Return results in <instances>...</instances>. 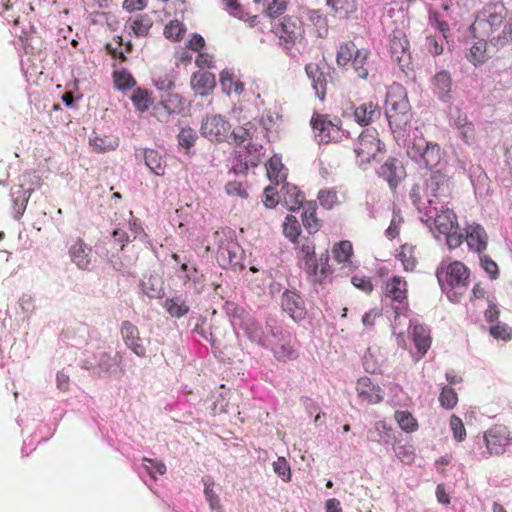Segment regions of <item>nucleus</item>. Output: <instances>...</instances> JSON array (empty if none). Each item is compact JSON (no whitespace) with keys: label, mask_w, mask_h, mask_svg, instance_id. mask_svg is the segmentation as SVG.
<instances>
[{"label":"nucleus","mask_w":512,"mask_h":512,"mask_svg":"<svg viewBox=\"0 0 512 512\" xmlns=\"http://www.w3.org/2000/svg\"><path fill=\"white\" fill-rule=\"evenodd\" d=\"M386 104V117L390 128L394 132L405 131L412 119L411 107L406 94L390 92L387 95Z\"/></svg>","instance_id":"nucleus-1"},{"label":"nucleus","mask_w":512,"mask_h":512,"mask_svg":"<svg viewBox=\"0 0 512 512\" xmlns=\"http://www.w3.org/2000/svg\"><path fill=\"white\" fill-rule=\"evenodd\" d=\"M314 135L319 143L339 141L344 136L342 121L338 117L314 113L310 120Z\"/></svg>","instance_id":"nucleus-2"},{"label":"nucleus","mask_w":512,"mask_h":512,"mask_svg":"<svg viewBox=\"0 0 512 512\" xmlns=\"http://www.w3.org/2000/svg\"><path fill=\"white\" fill-rule=\"evenodd\" d=\"M384 144L379 139L375 129H365L358 137L354 148L356 161L359 165H365L375 160L384 151Z\"/></svg>","instance_id":"nucleus-3"},{"label":"nucleus","mask_w":512,"mask_h":512,"mask_svg":"<svg viewBox=\"0 0 512 512\" xmlns=\"http://www.w3.org/2000/svg\"><path fill=\"white\" fill-rule=\"evenodd\" d=\"M437 278L443 288H450L462 294L469 282V270L462 262L454 261L438 269Z\"/></svg>","instance_id":"nucleus-4"},{"label":"nucleus","mask_w":512,"mask_h":512,"mask_svg":"<svg viewBox=\"0 0 512 512\" xmlns=\"http://www.w3.org/2000/svg\"><path fill=\"white\" fill-rule=\"evenodd\" d=\"M271 31L279 39V44L289 50L302 37V22L295 16H285L272 23Z\"/></svg>","instance_id":"nucleus-5"},{"label":"nucleus","mask_w":512,"mask_h":512,"mask_svg":"<svg viewBox=\"0 0 512 512\" xmlns=\"http://www.w3.org/2000/svg\"><path fill=\"white\" fill-rule=\"evenodd\" d=\"M391 58L404 70L411 64L410 44L404 30L396 28L388 36Z\"/></svg>","instance_id":"nucleus-6"},{"label":"nucleus","mask_w":512,"mask_h":512,"mask_svg":"<svg viewBox=\"0 0 512 512\" xmlns=\"http://www.w3.org/2000/svg\"><path fill=\"white\" fill-rule=\"evenodd\" d=\"M487 452L491 456L504 454L512 444V436L508 427L500 424L493 425L483 435Z\"/></svg>","instance_id":"nucleus-7"},{"label":"nucleus","mask_w":512,"mask_h":512,"mask_svg":"<svg viewBox=\"0 0 512 512\" xmlns=\"http://www.w3.org/2000/svg\"><path fill=\"white\" fill-rule=\"evenodd\" d=\"M201 134L212 142H224L231 132L230 122L222 115H208L202 121Z\"/></svg>","instance_id":"nucleus-8"},{"label":"nucleus","mask_w":512,"mask_h":512,"mask_svg":"<svg viewBox=\"0 0 512 512\" xmlns=\"http://www.w3.org/2000/svg\"><path fill=\"white\" fill-rule=\"evenodd\" d=\"M427 187L439 203L443 205L449 204L452 188L447 175L439 170L433 171L427 181Z\"/></svg>","instance_id":"nucleus-9"},{"label":"nucleus","mask_w":512,"mask_h":512,"mask_svg":"<svg viewBox=\"0 0 512 512\" xmlns=\"http://www.w3.org/2000/svg\"><path fill=\"white\" fill-rule=\"evenodd\" d=\"M120 335L125 346L140 358L146 356V347L140 336V331L131 321L125 320L120 326Z\"/></svg>","instance_id":"nucleus-10"},{"label":"nucleus","mask_w":512,"mask_h":512,"mask_svg":"<svg viewBox=\"0 0 512 512\" xmlns=\"http://www.w3.org/2000/svg\"><path fill=\"white\" fill-rule=\"evenodd\" d=\"M303 269L311 282L323 284L332 274L328 251L321 254L319 259L315 258L313 261L306 262Z\"/></svg>","instance_id":"nucleus-11"},{"label":"nucleus","mask_w":512,"mask_h":512,"mask_svg":"<svg viewBox=\"0 0 512 512\" xmlns=\"http://www.w3.org/2000/svg\"><path fill=\"white\" fill-rule=\"evenodd\" d=\"M281 337L275 343H272L267 337L259 338V341L264 345H271L272 352L279 361H291L298 357V351L295 344L292 343L289 334L280 332Z\"/></svg>","instance_id":"nucleus-12"},{"label":"nucleus","mask_w":512,"mask_h":512,"mask_svg":"<svg viewBox=\"0 0 512 512\" xmlns=\"http://www.w3.org/2000/svg\"><path fill=\"white\" fill-rule=\"evenodd\" d=\"M356 392L360 401L367 405L380 403L384 398L382 388L367 376L360 377L357 380Z\"/></svg>","instance_id":"nucleus-13"},{"label":"nucleus","mask_w":512,"mask_h":512,"mask_svg":"<svg viewBox=\"0 0 512 512\" xmlns=\"http://www.w3.org/2000/svg\"><path fill=\"white\" fill-rule=\"evenodd\" d=\"M281 307L294 321H300L306 315L305 303L295 291L286 290L282 294Z\"/></svg>","instance_id":"nucleus-14"},{"label":"nucleus","mask_w":512,"mask_h":512,"mask_svg":"<svg viewBox=\"0 0 512 512\" xmlns=\"http://www.w3.org/2000/svg\"><path fill=\"white\" fill-rule=\"evenodd\" d=\"M465 241L470 250L481 255L487 249L488 235L480 224L472 223L465 228Z\"/></svg>","instance_id":"nucleus-15"},{"label":"nucleus","mask_w":512,"mask_h":512,"mask_svg":"<svg viewBox=\"0 0 512 512\" xmlns=\"http://www.w3.org/2000/svg\"><path fill=\"white\" fill-rule=\"evenodd\" d=\"M383 295L392 302L403 304L408 297L407 281L401 276L391 277L384 284Z\"/></svg>","instance_id":"nucleus-16"},{"label":"nucleus","mask_w":512,"mask_h":512,"mask_svg":"<svg viewBox=\"0 0 512 512\" xmlns=\"http://www.w3.org/2000/svg\"><path fill=\"white\" fill-rule=\"evenodd\" d=\"M353 115L359 125L367 126L380 118L381 109L377 103L365 101L354 107Z\"/></svg>","instance_id":"nucleus-17"},{"label":"nucleus","mask_w":512,"mask_h":512,"mask_svg":"<svg viewBox=\"0 0 512 512\" xmlns=\"http://www.w3.org/2000/svg\"><path fill=\"white\" fill-rule=\"evenodd\" d=\"M435 210L434 226L435 230L440 234L449 233L458 228L457 215L452 209L445 208L444 205L440 208L433 207Z\"/></svg>","instance_id":"nucleus-18"},{"label":"nucleus","mask_w":512,"mask_h":512,"mask_svg":"<svg viewBox=\"0 0 512 512\" xmlns=\"http://www.w3.org/2000/svg\"><path fill=\"white\" fill-rule=\"evenodd\" d=\"M91 251L82 238H77L69 248V256L79 269L86 270L91 264Z\"/></svg>","instance_id":"nucleus-19"},{"label":"nucleus","mask_w":512,"mask_h":512,"mask_svg":"<svg viewBox=\"0 0 512 512\" xmlns=\"http://www.w3.org/2000/svg\"><path fill=\"white\" fill-rule=\"evenodd\" d=\"M380 174L386 179L390 188L395 189L404 177L405 171L401 162L396 158H389L381 166Z\"/></svg>","instance_id":"nucleus-20"},{"label":"nucleus","mask_w":512,"mask_h":512,"mask_svg":"<svg viewBox=\"0 0 512 512\" xmlns=\"http://www.w3.org/2000/svg\"><path fill=\"white\" fill-rule=\"evenodd\" d=\"M216 86L215 75L207 71L195 72L191 77V87L200 96L209 95Z\"/></svg>","instance_id":"nucleus-21"},{"label":"nucleus","mask_w":512,"mask_h":512,"mask_svg":"<svg viewBox=\"0 0 512 512\" xmlns=\"http://www.w3.org/2000/svg\"><path fill=\"white\" fill-rule=\"evenodd\" d=\"M507 14V9L502 2L489 3L483 10V16L487 24L490 26L491 31L498 29Z\"/></svg>","instance_id":"nucleus-22"},{"label":"nucleus","mask_w":512,"mask_h":512,"mask_svg":"<svg viewBox=\"0 0 512 512\" xmlns=\"http://www.w3.org/2000/svg\"><path fill=\"white\" fill-rule=\"evenodd\" d=\"M307 76L312 80L317 97L324 100L327 88V76L316 63H309L305 67Z\"/></svg>","instance_id":"nucleus-23"},{"label":"nucleus","mask_w":512,"mask_h":512,"mask_svg":"<svg viewBox=\"0 0 512 512\" xmlns=\"http://www.w3.org/2000/svg\"><path fill=\"white\" fill-rule=\"evenodd\" d=\"M281 193L283 202L290 211L298 210L300 207L303 208L305 196L303 192L295 185L285 183L281 187Z\"/></svg>","instance_id":"nucleus-24"},{"label":"nucleus","mask_w":512,"mask_h":512,"mask_svg":"<svg viewBox=\"0 0 512 512\" xmlns=\"http://www.w3.org/2000/svg\"><path fill=\"white\" fill-rule=\"evenodd\" d=\"M301 219L308 233L314 234L320 230L322 221L317 216V204L315 201H308L303 205Z\"/></svg>","instance_id":"nucleus-25"},{"label":"nucleus","mask_w":512,"mask_h":512,"mask_svg":"<svg viewBox=\"0 0 512 512\" xmlns=\"http://www.w3.org/2000/svg\"><path fill=\"white\" fill-rule=\"evenodd\" d=\"M411 335L417 351L424 356L432 342L429 329L422 324H415L412 326Z\"/></svg>","instance_id":"nucleus-26"},{"label":"nucleus","mask_w":512,"mask_h":512,"mask_svg":"<svg viewBox=\"0 0 512 512\" xmlns=\"http://www.w3.org/2000/svg\"><path fill=\"white\" fill-rule=\"evenodd\" d=\"M217 258L223 267L238 265V245L232 241H227L225 245L218 248Z\"/></svg>","instance_id":"nucleus-27"},{"label":"nucleus","mask_w":512,"mask_h":512,"mask_svg":"<svg viewBox=\"0 0 512 512\" xmlns=\"http://www.w3.org/2000/svg\"><path fill=\"white\" fill-rule=\"evenodd\" d=\"M267 176L271 183L279 185L287 178V169L278 157H272L266 163Z\"/></svg>","instance_id":"nucleus-28"},{"label":"nucleus","mask_w":512,"mask_h":512,"mask_svg":"<svg viewBox=\"0 0 512 512\" xmlns=\"http://www.w3.org/2000/svg\"><path fill=\"white\" fill-rule=\"evenodd\" d=\"M220 84L223 92L228 95L231 93L240 95L244 91V83L237 79L236 76L229 70H223L221 72Z\"/></svg>","instance_id":"nucleus-29"},{"label":"nucleus","mask_w":512,"mask_h":512,"mask_svg":"<svg viewBox=\"0 0 512 512\" xmlns=\"http://www.w3.org/2000/svg\"><path fill=\"white\" fill-rule=\"evenodd\" d=\"M151 27L152 21L147 15L131 17L126 23V28L137 37L147 36Z\"/></svg>","instance_id":"nucleus-30"},{"label":"nucleus","mask_w":512,"mask_h":512,"mask_svg":"<svg viewBox=\"0 0 512 512\" xmlns=\"http://www.w3.org/2000/svg\"><path fill=\"white\" fill-rule=\"evenodd\" d=\"M397 258L401 261L407 272H412L417 266L416 247L411 244H404L400 247Z\"/></svg>","instance_id":"nucleus-31"},{"label":"nucleus","mask_w":512,"mask_h":512,"mask_svg":"<svg viewBox=\"0 0 512 512\" xmlns=\"http://www.w3.org/2000/svg\"><path fill=\"white\" fill-rule=\"evenodd\" d=\"M334 259L340 264H350L353 256V246L348 240L335 243L332 248Z\"/></svg>","instance_id":"nucleus-32"},{"label":"nucleus","mask_w":512,"mask_h":512,"mask_svg":"<svg viewBox=\"0 0 512 512\" xmlns=\"http://www.w3.org/2000/svg\"><path fill=\"white\" fill-rule=\"evenodd\" d=\"M359 50L360 49L356 47L353 41H346L341 43L336 55L337 65L340 67L347 66Z\"/></svg>","instance_id":"nucleus-33"},{"label":"nucleus","mask_w":512,"mask_h":512,"mask_svg":"<svg viewBox=\"0 0 512 512\" xmlns=\"http://www.w3.org/2000/svg\"><path fill=\"white\" fill-rule=\"evenodd\" d=\"M130 98L135 109L139 112L147 111L154 102L152 93L143 88L134 90Z\"/></svg>","instance_id":"nucleus-34"},{"label":"nucleus","mask_w":512,"mask_h":512,"mask_svg":"<svg viewBox=\"0 0 512 512\" xmlns=\"http://www.w3.org/2000/svg\"><path fill=\"white\" fill-rule=\"evenodd\" d=\"M144 159L146 166L157 176L165 174V162L162 156L153 149H147L144 153Z\"/></svg>","instance_id":"nucleus-35"},{"label":"nucleus","mask_w":512,"mask_h":512,"mask_svg":"<svg viewBox=\"0 0 512 512\" xmlns=\"http://www.w3.org/2000/svg\"><path fill=\"white\" fill-rule=\"evenodd\" d=\"M369 56L370 51L366 48H361L350 62L355 73L361 79H367L368 77L367 64Z\"/></svg>","instance_id":"nucleus-36"},{"label":"nucleus","mask_w":512,"mask_h":512,"mask_svg":"<svg viewBox=\"0 0 512 512\" xmlns=\"http://www.w3.org/2000/svg\"><path fill=\"white\" fill-rule=\"evenodd\" d=\"M247 157L244 159L245 166L255 167L257 166L264 156V148L261 143L256 142L253 138L248 141L246 146Z\"/></svg>","instance_id":"nucleus-37"},{"label":"nucleus","mask_w":512,"mask_h":512,"mask_svg":"<svg viewBox=\"0 0 512 512\" xmlns=\"http://www.w3.org/2000/svg\"><path fill=\"white\" fill-rule=\"evenodd\" d=\"M327 5L342 18H347L357 10V0H327Z\"/></svg>","instance_id":"nucleus-38"},{"label":"nucleus","mask_w":512,"mask_h":512,"mask_svg":"<svg viewBox=\"0 0 512 512\" xmlns=\"http://www.w3.org/2000/svg\"><path fill=\"white\" fill-rule=\"evenodd\" d=\"M90 145L92 146L93 151L97 153H105L115 150L119 145V140L117 137L96 136L90 139Z\"/></svg>","instance_id":"nucleus-39"},{"label":"nucleus","mask_w":512,"mask_h":512,"mask_svg":"<svg viewBox=\"0 0 512 512\" xmlns=\"http://www.w3.org/2000/svg\"><path fill=\"white\" fill-rule=\"evenodd\" d=\"M434 87L435 92L438 94L440 98H445L448 96L451 90V76L447 71H440L434 76Z\"/></svg>","instance_id":"nucleus-40"},{"label":"nucleus","mask_w":512,"mask_h":512,"mask_svg":"<svg viewBox=\"0 0 512 512\" xmlns=\"http://www.w3.org/2000/svg\"><path fill=\"white\" fill-rule=\"evenodd\" d=\"M395 420L399 427L407 433L415 432L419 428L416 418L409 411H396Z\"/></svg>","instance_id":"nucleus-41"},{"label":"nucleus","mask_w":512,"mask_h":512,"mask_svg":"<svg viewBox=\"0 0 512 512\" xmlns=\"http://www.w3.org/2000/svg\"><path fill=\"white\" fill-rule=\"evenodd\" d=\"M223 3L226 6V9L228 12L241 20H244L246 22H249L251 26H254L259 23L258 16H248L246 13H244L242 7L237 3V0H222Z\"/></svg>","instance_id":"nucleus-42"},{"label":"nucleus","mask_w":512,"mask_h":512,"mask_svg":"<svg viewBox=\"0 0 512 512\" xmlns=\"http://www.w3.org/2000/svg\"><path fill=\"white\" fill-rule=\"evenodd\" d=\"M487 44L485 41L480 40L470 48V51L467 55V59L469 62L474 64L475 66L479 64H483L487 60Z\"/></svg>","instance_id":"nucleus-43"},{"label":"nucleus","mask_w":512,"mask_h":512,"mask_svg":"<svg viewBox=\"0 0 512 512\" xmlns=\"http://www.w3.org/2000/svg\"><path fill=\"white\" fill-rule=\"evenodd\" d=\"M284 235L293 243H296L300 234L301 228L297 218L294 215H287L283 223Z\"/></svg>","instance_id":"nucleus-44"},{"label":"nucleus","mask_w":512,"mask_h":512,"mask_svg":"<svg viewBox=\"0 0 512 512\" xmlns=\"http://www.w3.org/2000/svg\"><path fill=\"white\" fill-rule=\"evenodd\" d=\"M315 243L312 239L304 238L298 247L297 255L299 260L304 264L313 261L316 258Z\"/></svg>","instance_id":"nucleus-45"},{"label":"nucleus","mask_w":512,"mask_h":512,"mask_svg":"<svg viewBox=\"0 0 512 512\" xmlns=\"http://www.w3.org/2000/svg\"><path fill=\"white\" fill-rule=\"evenodd\" d=\"M370 439L377 442H388L392 437V429L384 421H378L374 425V429L369 431Z\"/></svg>","instance_id":"nucleus-46"},{"label":"nucleus","mask_w":512,"mask_h":512,"mask_svg":"<svg viewBox=\"0 0 512 512\" xmlns=\"http://www.w3.org/2000/svg\"><path fill=\"white\" fill-rule=\"evenodd\" d=\"M164 307L166 311L176 318H180L186 315L189 311V307L180 298H171L165 301Z\"/></svg>","instance_id":"nucleus-47"},{"label":"nucleus","mask_w":512,"mask_h":512,"mask_svg":"<svg viewBox=\"0 0 512 512\" xmlns=\"http://www.w3.org/2000/svg\"><path fill=\"white\" fill-rule=\"evenodd\" d=\"M114 83L117 89L125 91L136 85L134 77L126 70L116 71L113 74Z\"/></svg>","instance_id":"nucleus-48"},{"label":"nucleus","mask_w":512,"mask_h":512,"mask_svg":"<svg viewBox=\"0 0 512 512\" xmlns=\"http://www.w3.org/2000/svg\"><path fill=\"white\" fill-rule=\"evenodd\" d=\"M440 151L441 149L438 144L429 143L419 159H422L426 166L433 167L440 162Z\"/></svg>","instance_id":"nucleus-49"},{"label":"nucleus","mask_w":512,"mask_h":512,"mask_svg":"<svg viewBox=\"0 0 512 512\" xmlns=\"http://www.w3.org/2000/svg\"><path fill=\"white\" fill-rule=\"evenodd\" d=\"M289 0H270L264 10L267 17L275 19L281 16L288 7Z\"/></svg>","instance_id":"nucleus-50"},{"label":"nucleus","mask_w":512,"mask_h":512,"mask_svg":"<svg viewBox=\"0 0 512 512\" xmlns=\"http://www.w3.org/2000/svg\"><path fill=\"white\" fill-rule=\"evenodd\" d=\"M252 130H255V127L253 124L248 122L241 127L235 128L230 132V134L233 136L234 142L237 145H241L252 139Z\"/></svg>","instance_id":"nucleus-51"},{"label":"nucleus","mask_w":512,"mask_h":512,"mask_svg":"<svg viewBox=\"0 0 512 512\" xmlns=\"http://www.w3.org/2000/svg\"><path fill=\"white\" fill-rule=\"evenodd\" d=\"M439 402L445 409H453L458 403V396L451 387H444L439 396Z\"/></svg>","instance_id":"nucleus-52"},{"label":"nucleus","mask_w":512,"mask_h":512,"mask_svg":"<svg viewBox=\"0 0 512 512\" xmlns=\"http://www.w3.org/2000/svg\"><path fill=\"white\" fill-rule=\"evenodd\" d=\"M317 199L320 205L328 210L332 209L338 203L337 192L331 189L320 190Z\"/></svg>","instance_id":"nucleus-53"},{"label":"nucleus","mask_w":512,"mask_h":512,"mask_svg":"<svg viewBox=\"0 0 512 512\" xmlns=\"http://www.w3.org/2000/svg\"><path fill=\"white\" fill-rule=\"evenodd\" d=\"M177 138L181 147L190 149L196 143L197 133L192 128H182L177 135Z\"/></svg>","instance_id":"nucleus-54"},{"label":"nucleus","mask_w":512,"mask_h":512,"mask_svg":"<svg viewBox=\"0 0 512 512\" xmlns=\"http://www.w3.org/2000/svg\"><path fill=\"white\" fill-rule=\"evenodd\" d=\"M143 462L145 463L144 466L147 473L153 478H156L157 475H163L166 473L167 468L162 461L144 457Z\"/></svg>","instance_id":"nucleus-55"},{"label":"nucleus","mask_w":512,"mask_h":512,"mask_svg":"<svg viewBox=\"0 0 512 512\" xmlns=\"http://www.w3.org/2000/svg\"><path fill=\"white\" fill-rule=\"evenodd\" d=\"M274 472L284 481L289 482L291 480V470L288 462L284 457H279L273 462Z\"/></svg>","instance_id":"nucleus-56"},{"label":"nucleus","mask_w":512,"mask_h":512,"mask_svg":"<svg viewBox=\"0 0 512 512\" xmlns=\"http://www.w3.org/2000/svg\"><path fill=\"white\" fill-rule=\"evenodd\" d=\"M184 33V27L182 23L177 20L170 21L164 28V35L166 38L173 41L179 40Z\"/></svg>","instance_id":"nucleus-57"},{"label":"nucleus","mask_w":512,"mask_h":512,"mask_svg":"<svg viewBox=\"0 0 512 512\" xmlns=\"http://www.w3.org/2000/svg\"><path fill=\"white\" fill-rule=\"evenodd\" d=\"M489 332L494 338L503 341H509L512 338V328L503 323L491 326Z\"/></svg>","instance_id":"nucleus-58"},{"label":"nucleus","mask_w":512,"mask_h":512,"mask_svg":"<svg viewBox=\"0 0 512 512\" xmlns=\"http://www.w3.org/2000/svg\"><path fill=\"white\" fill-rule=\"evenodd\" d=\"M428 144L429 142H427L424 137H415L408 148V154L413 159H419L422 153H424V150L427 149Z\"/></svg>","instance_id":"nucleus-59"},{"label":"nucleus","mask_w":512,"mask_h":512,"mask_svg":"<svg viewBox=\"0 0 512 512\" xmlns=\"http://www.w3.org/2000/svg\"><path fill=\"white\" fill-rule=\"evenodd\" d=\"M280 119L281 115L277 111L266 109L261 115L260 123L266 130H270Z\"/></svg>","instance_id":"nucleus-60"},{"label":"nucleus","mask_w":512,"mask_h":512,"mask_svg":"<svg viewBox=\"0 0 512 512\" xmlns=\"http://www.w3.org/2000/svg\"><path fill=\"white\" fill-rule=\"evenodd\" d=\"M450 428L453 432L454 438L458 442H462L466 437V429L463 421L456 415H452L450 418Z\"/></svg>","instance_id":"nucleus-61"},{"label":"nucleus","mask_w":512,"mask_h":512,"mask_svg":"<svg viewBox=\"0 0 512 512\" xmlns=\"http://www.w3.org/2000/svg\"><path fill=\"white\" fill-rule=\"evenodd\" d=\"M479 257L481 267L492 279H496L499 274L497 263L494 260H492L488 255H485L483 253L479 255Z\"/></svg>","instance_id":"nucleus-62"},{"label":"nucleus","mask_w":512,"mask_h":512,"mask_svg":"<svg viewBox=\"0 0 512 512\" xmlns=\"http://www.w3.org/2000/svg\"><path fill=\"white\" fill-rule=\"evenodd\" d=\"M225 191L230 196H238L243 199L248 197L247 190L245 189L243 184L238 181L228 182L225 186Z\"/></svg>","instance_id":"nucleus-63"},{"label":"nucleus","mask_w":512,"mask_h":512,"mask_svg":"<svg viewBox=\"0 0 512 512\" xmlns=\"http://www.w3.org/2000/svg\"><path fill=\"white\" fill-rule=\"evenodd\" d=\"M443 235L446 236V243L450 249L458 248L465 240V235L459 233L457 229L449 231V233H444Z\"/></svg>","instance_id":"nucleus-64"}]
</instances>
